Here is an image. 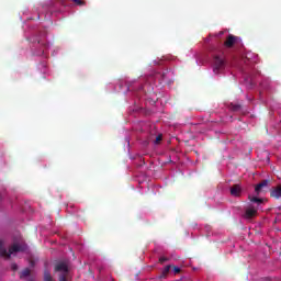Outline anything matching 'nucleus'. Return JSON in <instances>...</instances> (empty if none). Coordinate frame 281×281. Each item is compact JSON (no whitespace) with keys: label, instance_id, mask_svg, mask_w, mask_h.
I'll use <instances>...</instances> for the list:
<instances>
[{"label":"nucleus","instance_id":"1","mask_svg":"<svg viewBox=\"0 0 281 281\" xmlns=\"http://www.w3.org/2000/svg\"><path fill=\"white\" fill-rule=\"evenodd\" d=\"M23 251H27V244L25 243H13L8 250L5 249L3 241H0V258H5V260H10L13 254H19Z\"/></svg>","mask_w":281,"mask_h":281},{"label":"nucleus","instance_id":"2","mask_svg":"<svg viewBox=\"0 0 281 281\" xmlns=\"http://www.w3.org/2000/svg\"><path fill=\"white\" fill-rule=\"evenodd\" d=\"M224 69H225V59L221 58V56H215L214 65H213L214 74L216 75L222 74Z\"/></svg>","mask_w":281,"mask_h":281},{"label":"nucleus","instance_id":"3","mask_svg":"<svg viewBox=\"0 0 281 281\" xmlns=\"http://www.w3.org/2000/svg\"><path fill=\"white\" fill-rule=\"evenodd\" d=\"M55 272L65 276L69 273V265L67 261H59L55 265Z\"/></svg>","mask_w":281,"mask_h":281},{"label":"nucleus","instance_id":"4","mask_svg":"<svg viewBox=\"0 0 281 281\" xmlns=\"http://www.w3.org/2000/svg\"><path fill=\"white\" fill-rule=\"evenodd\" d=\"M270 196L272 199H281V184H278L277 187H273L271 190H270Z\"/></svg>","mask_w":281,"mask_h":281},{"label":"nucleus","instance_id":"5","mask_svg":"<svg viewBox=\"0 0 281 281\" xmlns=\"http://www.w3.org/2000/svg\"><path fill=\"white\" fill-rule=\"evenodd\" d=\"M241 193H243V188H240V184H234L231 188L232 196H240Z\"/></svg>","mask_w":281,"mask_h":281},{"label":"nucleus","instance_id":"6","mask_svg":"<svg viewBox=\"0 0 281 281\" xmlns=\"http://www.w3.org/2000/svg\"><path fill=\"white\" fill-rule=\"evenodd\" d=\"M237 37L229 34L226 38V41L224 42L225 47H234V44L236 43Z\"/></svg>","mask_w":281,"mask_h":281},{"label":"nucleus","instance_id":"7","mask_svg":"<svg viewBox=\"0 0 281 281\" xmlns=\"http://www.w3.org/2000/svg\"><path fill=\"white\" fill-rule=\"evenodd\" d=\"M269 186V180H262L260 183H258L255 188V192L257 194H260L262 192V188H267Z\"/></svg>","mask_w":281,"mask_h":281},{"label":"nucleus","instance_id":"8","mask_svg":"<svg viewBox=\"0 0 281 281\" xmlns=\"http://www.w3.org/2000/svg\"><path fill=\"white\" fill-rule=\"evenodd\" d=\"M256 214H258V211L256 209L250 207L246 210V218H254Z\"/></svg>","mask_w":281,"mask_h":281},{"label":"nucleus","instance_id":"9","mask_svg":"<svg viewBox=\"0 0 281 281\" xmlns=\"http://www.w3.org/2000/svg\"><path fill=\"white\" fill-rule=\"evenodd\" d=\"M32 276V270L30 268H25L24 270L21 271L20 278H30Z\"/></svg>","mask_w":281,"mask_h":281},{"label":"nucleus","instance_id":"10","mask_svg":"<svg viewBox=\"0 0 281 281\" xmlns=\"http://www.w3.org/2000/svg\"><path fill=\"white\" fill-rule=\"evenodd\" d=\"M170 269H172V266H166L160 274V278H167L168 273H170Z\"/></svg>","mask_w":281,"mask_h":281},{"label":"nucleus","instance_id":"11","mask_svg":"<svg viewBox=\"0 0 281 281\" xmlns=\"http://www.w3.org/2000/svg\"><path fill=\"white\" fill-rule=\"evenodd\" d=\"M72 3H75V5H79V7H82V5H87V1L85 0H71Z\"/></svg>","mask_w":281,"mask_h":281},{"label":"nucleus","instance_id":"12","mask_svg":"<svg viewBox=\"0 0 281 281\" xmlns=\"http://www.w3.org/2000/svg\"><path fill=\"white\" fill-rule=\"evenodd\" d=\"M162 139H164V135L162 134H158L156 139L154 140V144L159 145V144H161Z\"/></svg>","mask_w":281,"mask_h":281},{"label":"nucleus","instance_id":"13","mask_svg":"<svg viewBox=\"0 0 281 281\" xmlns=\"http://www.w3.org/2000/svg\"><path fill=\"white\" fill-rule=\"evenodd\" d=\"M231 109L232 111H240V109H243V106L240 104H231Z\"/></svg>","mask_w":281,"mask_h":281},{"label":"nucleus","instance_id":"14","mask_svg":"<svg viewBox=\"0 0 281 281\" xmlns=\"http://www.w3.org/2000/svg\"><path fill=\"white\" fill-rule=\"evenodd\" d=\"M249 200L251 201V203H258V204L262 203V199H259L256 196H254V198L249 196Z\"/></svg>","mask_w":281,"mask_h":281},{"label":"nucleus","instance_id":"15","mask_svg":"<svg viewBox=\"0 0 281 281\" xmlns=\"http://www.w3.org/2000/svg\"><path fill=\"white\" fill-rule=\"evenodd\" d=\"M172 269L175 273H181V268L173 266Z\"/></svg>","mask_w":281,"mask_h":281},{"label":"nucleus","instance_id":"16","mask_svg":"<svg viewBox=\"0 0 281 281\" xmlns=\"http://www.w3.org/2000/svg\"><path fill=\"white\" fill-rule=\"evenodd\" d=\"M159 262H160V265H164V262H168V258H166V257H160V258H159Z\"/></svg>","mask_w":281,"mask_h":281},{"label":"nucleus","instance_id":"17","mask_svg":"<svg viewBox=\"0 0 281 281\" xmlns=\"http://www.w3.org/2000/svg\"><path fill=\"white\" fill-rule=\"evenodd\" d=\"M68 274H59V281H67Z\"/></svg>","mask_w":281,"mask_h":281},{"label":"nucleus","instance_id":"18","mask_svg":"<svg viewBox=\"0 0 281 281\" xmlns=\"http://www.w3.org/2000/svg\"><path fill=\"white\" fill-rule=\"evenodd\" d=\"M31 267H34V261H31Z\"/></svg>","mask_w":281,"mask_h":281},{"label":"nucleus","instance_id":"19","mask_svg":"<svg viewBox=\"0 0 281 281\" xmlns=\"http://www.w3.org/2000/svg\"><path fill=\"white\" fill-rule=\"evenodd\" d=\"M12 269H16V265H14V266L12 267Z\"/></svg>","mask_w":281,"mask_h":281},{"label":"nucleus","instance_id":"20","mask_svg":"<svg viewBox=\"0 0 281 281\" xmlns=\"http://www.w3.org/2000/svg\"><path fill=\"white\" fill-rule=\"evenodd\" d=\"M223 35V32H220V36Z\"/></svg>","mask_w":281,"mask_h":281},{"label":"nucleus","instance_id":"21","mask_svg":"<svg viewBox=\"0 0 281 281\" xmlns=\"http://www.w3.org/2000/svg\"><path fill=\"white\" fill-rule=\"evenodd\" d=\"M166 76V74H162V78Z\"/></svg>","mask_w":281,"mask_h":281},{"label":"nucleus","instance_id":"22","mask_svg":"<svg viewBox=\"0 0 281 281\" xmlns=\"http://www.w3.org/2000/svg\"><path fill=\"white\" fill-rule=\"evenodd\" d=\"M267 281H269V280H267Z\"/></svg>","mask_w":281,"mask_h":281}]
</instances>
